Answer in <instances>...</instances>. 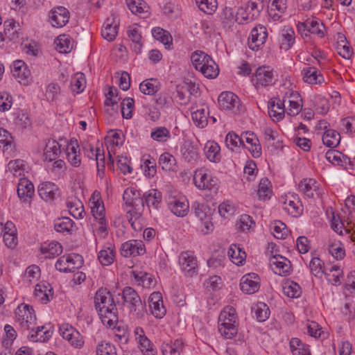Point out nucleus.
<instances>
[{"instance_id": "nucleus-48", "label": "nucleus", "mask_w": 355, "mask_h": 355, "mask_svg": "<svg viewBox=\"0 0 355 355\" xmlns=\"http://www.w3.org/2000/svg\"><path fill=\"white\" fill-rule=\"evenodd\" d=\"M128 36L131 40L133 45L134 51L136 53H140L143 43L141 42V35L137 28L130 27L128 31Z\"/></svg>"}, {"instance_id": "nucleus-16", "label": "nucleus", "mask_w": 355, "mask_h": 355, "mask_svg": "<svg viewBox=\"0 0 355 355\" xmlns=\"http://www.w3.org/2000/svg\"><path fill=\"white\" fill-rule=\"evenodd\" d=\"M148 303L151 313L155 318H162L165 315L166 309L163 305L162 294L159 292H154L150 294Z\"/></svg>"}, {"instance_id": "nucleus-2", "label": "nucleus", "mask_w": 355, "mask_h": 355, "mask_svg": "<svg viewBox=\"0 0 355 355\" xmlns=\"http://www.w3.org/2000/svg\"><path fill=\"white\" fill-rule=\"evenodd\" d=\"M123 299L130 311L131 317L141 320L146 313L145 302H143L138 293L131 287H125L123 290Z\"/></svg>"}, {"instance_id": "nucleus-24", "label": "nucleus", "mask_w": 355, "mask_h": 355, "mask_svg": "<svg viewBox=\"0 0 355 355\" xmlns=\"http://www.w3.org/2000/svg\"><path fill=\"white\" fill-rule=\"evenodd\" d=\"M60 144L55 140H49L44 150V157L46 162H52L58 159L61 154Z\"/></svg>"}, {"instance_id": "nucleus-60", "label": "nucleus", "mask_w": 355, "mask_h": 355, "mask_svg": "<svg viewBox=\"0 0 355 355\" xmlns=\"http://www.w3.org/2000/svg\"><path fill=\"white\" fill-rule=\"evenodd\" d=\"M198 7L204 12L211 14L217 8L216 0H195Z\"/></svg>"}, {"instance_id": "nucleus-64", "label": "nucleus", "mask_w": 355, "mask_h": 355, "mask_svg": "<svg viewBox=\"0 0 355 355\" xmlns=\"http://www.w3.org/2000/svg\"><path fill=\"white\" fill-rule=\"evenodd\" d=\"M97 355H117L116 347L110 343L101 342L96 347Z\"/></svg>"}, {"instance_id": "nucleus-32", "label": "nucleus", "mask_w": 355, "mask_h": 355, "mask_svg": "<svg viewBox=\"0 0 355 355\" xmlns=\"http://www.w3.org/2000/svg\"><path fill=\"white\" fill-rule=\"evenodd\" d=\"M207 158L212 162L218 163L221 159L220 147L215 141H208L205 146Z\"/></svg>"}, {"instance_id": "nucleus-59", "label": "nucleus", "mask_w": 355, "mask_h": 355, "mask_svg": "<svg viewBox=\"0 0 355 355\" xmlns=\"http://www.w3.org/2000/svg\"><path fill=\"white\" fill-rule=\"evenodd\" d=\"M205 77L209 78H216L219 73V68L215 62L210 58L209 62L205 64L203 69L200 71Z\"/></svg>"}, {"instance_id": "nucleus-49", "label": "nucleus", "mask_w": 355, "mask_h": 355, "mask_svg": "<svg viewBox=\"0 0 355 355\" xmlns=\"http://www.w3.org/2000/svg\"><path fill=\"white\" fill-rule=\"evenodd\" d=\"M150 137L158 142H166L171 138V132L166 127H155L151 130Z\"/></svg>"}, {"instance_id": "nucleus-46", "label": "nucleus", "mask_w": 355, "mask_h": 355, "mask_svg": "<svg viewBox=\"0 0 355 355\" xmlns=\"http://www.w3.org/2000/svg\"><path fill=\"white\" fill-rule=\"evenodd\" d=\"M51 295V288L49 286L44 284H38L35 286L34 296L42 303L46 304L49 302Z\"/></svg>"}, {"instance_id": "nucleus-63", "label": "nucleus", "mask_w": 355, "mask_h": 355, "mask_svg": "<svg viewBox=\"0 0 355 355\" xmlns=\"http://www.w3.org/2000/svg\"><path fill=\"white\" fill-rule=\"evenodd\" d=\"M137 343L144 355H156L151 341L146 336L141 338Z\"/></svg>"}, {"instance_id": "nucleus-31", "label": "nucleus", "mask_w": 355, "mask_h": 355, "mask_svg": "<svg viewBox=\"0 0 355 355\" xmlns=\"http://www.w3.org/2000/svg\"><path fill=\"white\" fill-rule=\"evenodd\" d=\"M289 347L293 355H311L309 345L298 338H292L289 342Z\"/></svg>"}, {"instance_id": "nucleus-34", "label": "nucleus", "mask_w": 355, "mask_h": 355, "mask_svg": "<svg viewBox=\"0 0 355 355\" xmlns=\"http://www.w3.org/2000/svg\"><path fill=\"white\" fill-rule=\"evenodd\" d=\"M67 159L73 166L78 167L80 165L81 159L80 155V149L77 141H71L67 148Z\"/></svg>"}, {"instance_id": "nucleus-8", "label": "nucleus", "mask_w": 355, "mask_h": 355, "mask_svg": "<svg viewBox=\"0 0 355 355\" xmlns=\"http://www.w3.org/2000/svg\"><path fill=\"white\" fill-rule=\"evenodd\" d=\"M62 338L76 348L81 347L84 344L83 336L69 324H62L59 329Z\"/></svg>"}, {"instance_id": "nucleus-30", "label": "nucleus", "mask_w": 355, "mask_h": 355, "mask_svg": "<svg viewBox=\"0 0 355 355\" xmlns=\"http://www.w3.org/2000/svg\"><path fill=\"white\" fill-rule=\"evenodd\" d=\"M227 256L230 260L237 266L242 265L246 258L245 251L243 250L239 245L236 244H232L230 246Z\"/></svg>"}, {"instance_id": "nucleus-37", "label": "nucleus", "mask_w": 355, "mask_h": 355, "mask_svg": "<svg viewBox=\"0 0 355 355\" xmlns=\"http://www.w3.org/2000/svg\"><path fill=\"white\" fill-rule=\"evenodd\" d=\"M325 157L334 165L346 166L350 162L348 157L335 150H329L325 154Z\"/></svg>"}, {"instance_id": "nucleus-58", "label": "nucleus", "mask_w": 355, "mask_h": 355, "mask_svg": "<svg viewBox=\"0 0 355 355\" xmlns=\"http://www.w3.org/2000/svg\"><path fill=\"white\" fill-rule=\"evenodd\" d=\"M153 36L165 45H170L172 42V37L169 33L159 27L152 30Z\"/></svg>"}, {"instance_id": "nucleus-40", "label": "nucleus", "mask_w": 355, "mask_h": 355, "mask_svg": "<svg viewBox=\"0 0 355 355\" xmlns=\"http://www.w3.org/2000/svg\"><path fill=\"white\" fill-rule=\"evenodd\" d=\"M92 203L91 211L96 220L105 218V208L102 202L99 201V193H94L90 200Z\"/></svg>"}, {"instance_id": "nucleus-39", "label": "nucleus", "mask_w": 355, "mask_h": 355, "mask_svg": "<svg viewBox=\"0 0 355 355\" xmlns=\"http://www.w3.org/2000/svg\"><path fill=\"white\" fill-rule=\"evenodd\" d=\"M280 48L284 51L288 50L294 43L295 33L291 28H286L282 30L280 35Z\"/></svg>"}, {"instance_id": "nucleus-55", "label": "nucleus", "mask_w": 355, "mask_h": 355, "mask_svg": "<svg viewBox=\"0 0 355 355\" xmlns=\"http://www.w3.org/2000/svg\"><path fill=\"white\" fill-rule=\"evenodd\" d=\"M117 26H113L112 23L110 22V19H108L104 24L103 28L101 31V35L105 40L109 42H112L115 39L117 35Z\"/></svg>"}, {"instance_id": "nucleus-11", "label": "nucleus", "mask_w": 355, "mask_h": 355, "mask_svg": "<svg viewBox=\"0 0 355 355\" xmlns=\"http://www.w3.org/2000/svg\"><path fill=\"white\" fill-rule=\"evenodd\" d=\"M286 96H284L281 100L279 98H270L268 103V114L274 121L282 120L286 112L285 108Z\"/></svg>"}, {"instance_id": "nucleus-57", "label": "nucleus", "mask_w": 355, "mask_h": 355, "mask_svg": "<svg viewBox=\"0 0 355 355\" xmlns=\"http://www.w3.org/2000/svg\"><path fill=\"white\" fill-rule=\"evenodd\" d=\"M73 222L68 217H64L55 222L54 229L58 232H69L73 227Z\"/></svg>"}, {"instance_id": "nucleus-25", "label": "nucleus", "mask_w": 355, "mask_h": 355, "mask_svg": "<svg viewBox=\"0 0 355 355\" xmlns=\"http://www.w3.org/2000/svg\"><path fill=\"white\" fill-rule=\"evenodd\" d=\"M257 83L261 86H268L274 83V74L269 67H259L256 71Z\"/></svg>"}, {"instance_id": "nucleus-14", "label": "nucleus", "mask_w": 355, "mask_h": 355, "mask_svg": "<svg viewBox=\"0 0 355 355\" xmlns=\"http://www.w3.org/2000/svg\"><path fill=\"white\" fill-rule=\"evenodd\" d=\"M298 189L305 196L310 198L320 197L322 194L319 184L312 178L303 179L299 183Z\"/></svg>"}, {"instance_id": "nucleus-3", "label": "nucleus", "mask_w": 355, "mask_h": 355, "mask_svg": "<svg viewBox=\"0 0 355 355\" xmlns=\"http://www.w3.org/2000/svg\"><path fill=\"white\" fill-rule=\"evenodd\" d=\"M239 318L232 306L223 307V337L231 339L238 333Z\"/></svg>"}, {"instance_id": "nucleus-35", "label": "nucleus", "mask_w": 355, "mask_h": 355, "mask_svg": "<svg viewBox=\"0 0 355 355\" xmlns=\"http://www.w3.org/2000/svg\"><path fill=\"white\" fill-rule=\"evenodd\" d=\"M336 50L338 53L345 59H350L353 55L352 49L348 45L347 39L342 33H338Z\"/></svg>"}, {"instance_id": "nucleus-4", "label": "nucleus", "mask_w": 355, "mask_h": 355, "mask_svg": "<svg viewBox=\"0 0 355 355\" xmlns=\"http://www.w3.org/2000/svg\"><path fill=\"white\" fill-rule=\"evenodd\" d=\"M123 198L127 206L131 207V209L127 214L136 213L138 216L143 214L144 210L145 200L141 197L140 192L135 188H127L123 195Z\"/></svg>"}, {"instance_id": "nucleus-38", "label": "nucleus", "mask_w": 355, "mask_h": 355, "mask_svg": "<svg viewBox=\"0 0 355 355\" xmlns=\"http://www.w3.org/2000/svg\"><path fill=\"white\" fill-rule=\"evenodd\" d=\"M282 291L285 295L291 298H297L302 293L300 286L297 283L289 279L283 283Z\"/></svg>"}, {"instance_id": "nucleus-45", "label": "nucleus", "mask_w": 355, "mask_h": 355, "mask_svg": "<svg viewBox=\"0 0 355 355\" xmlns=\"http://www.w3.org/2000/svg\"><path fill=\"white\" fill-rule=\"evenodd\" d=\"M211 58L202 51H196L193 52L191 56V62L198 71L203 69L205 64L209 62Z\"/></svg>"}, {"instance_id": "nucleus-51", "label": "nucleus", "mask_w": 355, "mask_h": 355, "mask_svg": "<svg viewBox=\"0 0 355 355\" xmlns=\"http://www.w3.org/2000/svg\"><path fill=\"white\" fill-rule=\"evenodd\" d=\"M85 78L82 73H77L72 76L71 80V88L73 93L79 94L82 92L85 87Z\"/></svg>"}, {"instance_id": "nucleus-43", "label": "nucleus", "mask_w": 355, "mask_h": 355, "mask_svg": "<svg viewBox=\"0 0 355 355\" xmlns=\"http://www.w3.org/2000/svg\"><path fill=\"white\" fill-rule=\"evenodd\" d=\"M194 107H191V117L195 125L200 128H203L207 125V114L208 112L205 108H200L193 110Z\"/></svg>"}, {"instance_id": "nucleus-53", "label": "nucleus", "mask_w": 355, "mask_h": 355, "mask_svg": "<svg viewBox=\"0 0 355 355\" xmlns=\"http://www.w3.org/2000/svg\"><path fill=\"white\" fill-rule=\"evenodd\" d=\"M115 257V252L113 248L107 247L101 250L98 255V259L103 266H109L113 263Z\"/></svg>"}, {"instance_id": "nucleus-6", "label": "nucleus", "mask_w": 355, "mask_h": 355, "mask_svg": "<svg viewBox=\"0 0 355 355\" xmlns=\"http://www.w3.org/2000/svg\"><path fill=\"white\" fill-rule=\"evenodd\" d=\"M261 9L256 1H250L245 8L238 10L235 15V21L241 24H248L259 15Z\"/></svg>"}, {"instance_id": "nucleus-23", "label": "nucleus", "mask_w": 355, "mask_h": 355, "mask_svg": "<svg viewBox=\"0 0 355 355\" xmlns=\"http://www.w3.org/2000/svg\"><path fill=\"white\" fill-rule=\"evenodd\" d=\"M52 332L46 326L33 327L28 334V339L33 342H45L51 336Z\"/></svg>"}, {"instance_id": "nucleus-36", "label": "nucleus", "mask_w": 355, "mask_h": 355, "mask_svg": "<svg viewBox=\"0 0 355 355\" xmlns=\"http://www.w3.org/2000/svg\"><path fill=\"white\" fill-rule=\"evenodd\" d=\"M144 198L145 200V204L150 209H158L159 206L162 202V193L155 189H151L147 193L144 194Z\"/></svg>"}, {"instance_id": "nucleus-19", "label": "nucleus", "mask_w": 355, "mask_h": 355, "mask_svg": "<svg viewBox=\"0 0 355 355\" xmlns=\"http://www.w3.org/2000/svg\"><path fill=\"white\" fill-rule=\"evenodd\" d=\"M34 193L33 183L26 178H21L17 185L18 197L24 202H29Z\"/></svg>"}, {"instance_id": "nucleus-54", "label": "nucleus", "mask_w": 355, "mask_h": 355, "mask_svg": "<svg viewBox=\"0 0 355 355\" xmlns=\"http://www.w3.org/2000/svg\"><path fill=\"white\" fill-rule=\"evenodd\" d=\"M208 175L205 169L196 170L193 175V182L195 185L200 189H206L208 186Z\"/></svg>"}, {"instance_id": "nucleus-47", "label": "nucleus", "mask_w": 355, "mask_h": 355, "mask_svg": "<svg viewBox=\"0 0 355 355\" xmlns=\"http://www.w3.org/2000/svg\"><path fill=\"white\" fill-rule=\"evenodd\" d=\"M323 144L329 148L336 147L340 140V134L334 130H327L322 136Z\"/></svg>"}, {"instance_id": "nucleus-56", "label": "nucleus", "mask_w": 355, "mask_h": 355, "mask_svg": "<svg viewBox=\"0 0 355 355\" xmlns=\"http://www.w3.org/2000/svg\"><path fill=\"white\" fill-rule=\"evenodd\" d=\"M225 142L227 148L233 151L234 148L243 145V139L239 137L235 132H230L225 137Z\"/></svg>"}, {"instance_id": "nucleus-26", "label": "nucleus", "mask_w": 355, "mask_h": 355, "mask_svg": "<svg viewBox=\"0 0 355 355\" xmlns=\"http://www.w3.org/2000/svg\"><path fill=\"white\" fill-rule=\"evenodd\" d=\"M181 153L184 160L189 163L196 161L198 159V150L191 140L184 141L181 148Z\"/></svg>"}, {"instance_id": "nucleus-33", "label": "nucleus", "mask_w": 355, "mask_h": 355, "mask_svg": "<svg viewBox=\"0 0 355 355\" xmlns=\"http://www.w3.org/2000/svg\"><path fill=\"white\" fill-rule=\"evenodd\" d=\"M303 80L309 84H320L324 78L320 71L314 67H308L302 71Z\"/></svg>"}, {"instance_id": "nucleus-12", "label": "nucleus", "mask_w": 355, "mask_h": 355, "mask_svg": "<svg viewBox=\"0 0 355 355\" xmlns=\"http://www.w3.org/2000/svg\"><path fill=\"white\" fill-rule=\"evenodd\" d=\"M241 290L245 294L251 295L260 288L259 277L255 273H249L242 277L240 282Z\"/></svg>"}, {"instance_id": "nucleus-10", "label": "nucleus", "mask_w": 355, "mask_h": 355, "mask_svg": "<svg viewBox=\"0 0 355 355\" xmlns=\"http://www.w3.org/2000/svg\"><path fill=\"white\" fill-rule=\"evenodd\" d=\"M179 263L186 275L193 277L197 274V260L191 252H182L179 257Z\"/></svg>"}, {"instance_id": "nucleus-15", "label": "nucleus", "mask_w": 355, "mask_h": 355, "mask_svg": "<svg viewBox=\"0 0 355 355\" xmlns=\"http://www.w3.org/2000/svg\"><path fill=\"white\" fill-rule=\"evenodd\" d=\"M168 206L172 213L178 217L185 216L189 209V202L184 198H170L168 201Z\"/></svg>"}, {"instance_id": "nucleus-21", "label": "nucleus", "mask_w": 355, "mask_h": 355, "mask_svg": "<svg viewBox=\"0 0 355 355\" xmlns=\"http://www.w3.org/2000/svg\"><path fill=\"white\" fill-rule=\"evenodd\" d=\"M241 103L236 94L232 92H223V110L237 114L241 111Z\"/></svg>"}, {"instance_id": "nucleus-62", "label": "nucleus", "mask_w": 355, "mask_h": 355, "mask_svg": "<svg viewBox=\"0 0 355 355\" xmlns=\"http://www.w3.org/2000/svg\"><path fill=\"white\" fill-rule=\"evenodd\" d=\"M272 234L277 239H283L288 235V230L286 225L280 220L275 221L271 226Z\"/></svg>"}, {"instance_id": "nucleus-22", "label": "nucleus", "mask_w": 355, "mask_h": 355, "mask_svg": "<svg viewBox=\"0 0 355 355\" xmlns=\"http://www.w3.org/2000/svg\"><path fill=\"white\" fill-rule=\"evenodd\" d=\"M286 0H270L268 15L274 21L280 19L287 8Z\"/></svg>"}, {"instance_id": "nucleus-1", "label": "nucleus", "mask_w": 355, "mask_h": 355, "mask_svg": "<svg viewBox=\"0 0 355 355\" xmlns=\"http://www.w3.org/2000/svg\"><path fill=\"white\" fill-rule=\"evenodd\" d=\"M94 306L103 324L111 327L118 321L117 309L112 294L106 288H99L94 297Z\"/></svg>"}, {"instance_id": "nucleus-61", "label": "nucleus", "mask_w": 355, "mask_h": 355, "mask_svg": "<svg viewBox=\"0 0 355 355\" xmlns=\"http://www.w3.org/2000/svg\"><path fill=\"white\" fill-rule=\"evenodd\" d=\"M142 161L145 167V174L149 177H154L157 172L155 159L150 155H145L143 157Z\"/></svg>"}, {"instance_id": "nucleus-29", "label": "nucleus", "mask_w": 355, "mask_h": 355, "mask_svg": "<svg viewBox=\"0 0 355 355\" xmlns=\"http://www.w3.org/2000/svg\"><path fill=\"white\" fill-rule=\"evenodd\" d=\"M130 10L135 15L145 18L148 15V6L144 0H125Z\"/></svg>"}, {"instance_id": "nucleus-20", "label": "nucleus", "mask_w": 355, "mask_h": 355, "mask_svg": "<svg viewBox=\"0 0 355 355\" xmlns=\"http://www.w3.org/2000/svg\"><path fill=\"white\" fill-rule=\"evenodd\" d=\"M284 209L291 216L297 217L303 212V206L297 195H291L284 202Z\"/></svg>"}, {"instance_id": "nucleus-17", "label": "nucleus", "mask_w": 355, "mask_h": 355, "mask_svg": "<svg viewBox=\"0 0 355 355\" xmlns=\"http://www.w3.org/2000/svg\"><path fill=\"white\" fill-rule=\"evenodd\" d=\"M49 18L53 26L62 27L69 21V12L67 8L60 6L51 10Z\"/></svg>"}, {"instance_id": "nucleus-13", "label": "nucleus", "mask_w": 355, "mask_h": 355, "mask_svg": "<svg viewBox=\"0 0 355 355\" xmlns=\"http://www.w3.org/2000/svg\"><path fill=\"white\" fill-rule=\"evenodd\" d=\"M146 249L143 242L140 240H130L122 244L121 254L124 257L144 254Z\"/></svg>"}, {"instance_id": "nucleus-42", "label": "nucleus", "mask_w": 355, "mask_h": 355, "mask_svg": "<svg viewBox=\"0 0 355 355\" xmlns=\"http://www.w3.org/2000/svg\"><path fill=\"white\" fill-rule=\"evenodd\" d=\"M40 251L46 259H53L62 252V245L58 242H51L46 245H42Z\"/></svg>"}, {"instance_id": "nucleus-7", "label": "nucleus", "mask_w": 355, "mask_h": 355, "mask_svg": "<svg viewBox=\"0 0 355 355\" xmlns=\"http://www.w3.org/2000/svg\"><path fill=\"white\" fill-rule=\"evenodd\" d=\"M268 37L267 29L264 26L259 25L253 28L248 37V46L252 51H259L265 44Z\"/></svg>"}, {"instance_id": "nucleus-18", "label": "nucleus", "mask_w": 355, "mask_h": 355, "mask_svg": "<svg viewBox=\"0 0 355 355\" xmlns=\"http://www.w3.org/2000/svg\"><path fill=\"white\" fill-rule=\"evenodd\" d=\"M38 194L46 202H51L58 196V187L51 182H45L38 186Z\"/></svg>"}, {"instance_id": "nucleus-9", "label": "nucleus", "mask_w": 355, "mask_h": 355, "mask_svg": "<svg viewBox=\"0 0 355 355\" xmlns=\"http://www.w3.org/2000/svg\"><path fill=\"white\" fill-rule=\"evenodd\" d=\"M270 265L272 271L280 276L288 275L292 270L291 261L279 254L273 255L270 259Z\"/></svg>"}, {"instance_id": "nucleus-50", "label": "nucleus", "mask_w": 355, "mask_h": 355, "mask_svg": "<svg viewBox=\"0 0 355 355\" xmlns=\"http://www.w3.org/2000/svg\"><path fill=\"white\" fill-rule=\"evenodd\" d=\"M252 311L254 312V317L259 322H264L270 316V309L263 302L257 303L252 308Z\"/></svg>"}, {"instance_id": "nucleus-41", "label": "nucleus", "mask_w": 355, "mask_h": 355, "mask_svg": "<svg viewBox=\"0 0 355 355\" xmlns=\"http://www.w3.org/2000/svg\"><path fill=\"white\" fill-rule=\"evenodd\" d=\"M55 49L61 53H69L73 49V42L68 35H60L55 40Z\"/></svg>"}, {"instance_id": "nucleus-28", "label": "nucleus", "mask_w": 355, "mask_h": 355, "mask_svg": "<svg viewBox=\"0 0 355 355\" xmlns=\"http://www.w3.org/2000/svg\"><path fill=\"white\" fill-rule=\"evenodd\" d=\"M67 207L69 214L75 218H83L85 214L83 202L76 197L69 198Z\"/></svg>"}, {"instance_id": "nucleus-44", "label": "nucleus", "mask_w": 355, "mask_h": 355, "mask_svg": "<svg viewBox=\"0 0 355 355\" xmlns=\"http://www.w3.org/2000/svg\"><path fill=\"white\" fill-rule=\"evenodd\" d=\"M159 164L166 171H174L176 170V159L168 153H164L159 156Z\"/></svg>"}, {"instance_id": "nucleus-52", "label": "nucleus", "mask_w": 355, "mask_h": 355, "mask_svg": "<svg viewBox=\"0 0 355 355\" xmlns=\"http://www.w3.org/2000/svg\"><path fill=\"white\" fill-rule=\"evenodd\" d=\"M25 170V162L22 159L11 160L8 164V171L12 173L14 176L23 175Z\"/></svg>"}, {"instance_id": "nucleus-27", "label": "nucleus", "mask_w": 355, "mask_h": 355, "mask_svg": "<svg viewBox=\"0 0 355 355\" xmlns=\"http://www.w3.org/2000/svg\"><path fill=\"white\" fill-rule=\"evenodd\" d=\"M300 27H303L304 31H306L311 34L316 35L319 37L324 36V24L315 19H308L304 22L301 23Z\"/></svg>"}, {"instance_id": "nucleus-5", "label": "nucleus", "mask_w": 355, "mask_h": 355, "mask_svg": "<svg viewBox=\"0 0 355 355\" xmlns=\"http://www.w3.org/2000/svg\"><path fill=\"white\" fill-rule=\"evenodd\" d=\"M15 314L17 320L23 330H30L36 326L35 311L28 304L19 306Z\"/></svg>"}]
</instances>
